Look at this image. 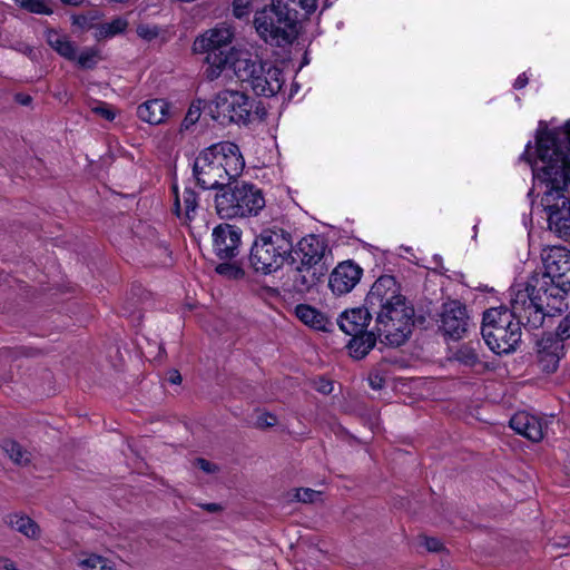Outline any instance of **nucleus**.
Instances as JSON below:
<instances>
[{
  "label": "nucleus",
  "mask_w": 570,
  "mask_h": 570,
  "mask_svg": "<svg viewBox=\"0 0 570 570\" xmlns=\"http://www.w3.org/2000/svg\"><path fill=\"white\" fill-rule=\"evenodd\" d=\"M535 146L533 176L544 187L542 203L549 228L560 237H570V120L553 129L540 121Z\"/></svg>",
  "instance_id": "f257e3e1"
},
{
  "label": "nucleus",
  "mask_w": 570,
  "mask_h": 570,
  "mask_svg": "<svg viewBox=\"0 0 570 570\" xmlns=\"http://www.w3.org/2000/svg\"><path fill=\"white\" fill-rule=\"evenodd\" d=\"M511 308L491 307L484 311L481 334L495 354H509L515 351L521 341V326L538 330L548 316L540 303H535L522 287H512Z\"/></svg>",
  "instance_id": "f03ea898"
},
{
  "label": "nucleus",
  "mask_w": 570,
  "mask_h": 570,
  "mask_svg": "<svg viewBox=\"0 0 570 570\" xmlns=\"http://www.w3.org/2000/svg\"><path fill=\"white\" fill-rule=\"evenodd\" d=\"M367 306L375 312V326L384 334V344L403 345L415 326L425 317L416 315L413 304L401 293V285L392 275L380 276L367 293Z\"/></svg>",
  "instance_id": "7ed1b4c3"
},
{
  "label": "nucleus",
  "mask_w": 570,
  "mask_h": 570,
  "mask_svg": "<svg viewBox=\"0 0 570 570\" xmlns=\"http://www.w3.org/2000/svg\"><path fill=\"white\" fill-rule=\"evenodd\" d=\"M544 273L533 275L522 287L529 296L542 305L548 316L561 314L567 307L566 295L570 292V250L553 246L543 258Z\"/></svg>",
  "instance_id": "20e7f679"
},
{
  "label": "nucleus",
  "mask_w": 570,
  "mask_h": 570,
  "mask_svg": "<svg viewBox=\"0 0 570 570\" xmlns=\"http://www.w3.org/2000/svg\"><path fill=\"white\" fill-rule=\"evenodd\" d=\"M292 233L273 225L255 235L248 254V267L258 275H272L285 264L294 265Z\"/></svg>",
  "instance_id": "39448f33"
},
{
  "label": "nucleus",
  "mask_w": 570,
  "mask_h": 570,
  "mask_svg": "<svg viewBox=\"0 0 570 570\" xmlns=\"http://www.w3.org/2000/svg\"><path fill=\"white\" fill-rule=\"evenodd\" d=\"M215 209L220 219H234L257 216L265 207V197L261 188L245 180H232L216 191Z\"/></svg>",
  "instance_id": "423d86ee"
},
{
  "label": "nucleus",
  "mask_w": 570,
  "mask_h": 570,
  "mask_svg": "<svg viewBox=\"0 0 570 570\" xmlns=\"http://www.w3.org/2000/svg\"><path fill=\"white\" fill-rule=\"evenodd\" d=\"M254 27L258 36L272 46L292 43L297 23V11L289 9L285 0H272L269 7L256 11Z\"/></svg>",
  "instance_id": "0eeeda50"
},
{
  "label": "nucleus",
  "mask_w": 570,
  "mask_h": 570,
  "mask_svg": "<svg viewBox=\"0 0 570 570\" xmlns=\"http://www.w3.org/2000/svg\"><path fill=\"white\" fill-rule=\"evenodd\" d=\"M234 32L230 27L217 26L197 37L193 43L196 53H207L205 60L209 65L206 77L209 80L218 78L222 71L233 63L238 50L232 46Z\"/></svg>",
  "instance_id": "6e6552de"
},
{
  "label": "nucleus",
  "mask_w": 570,
  "mask_h": 570,
  "mask_svg": "<svg viewBox=\"0 0 570 570\" xmlns=\"http://www.w3.org/2000/svg\"><path fill=\"white\" fill-rule=\"evenodd\" d=\"M255 99L246 92L225 89L219 91L215 99L209 101L208 115L222 126L236 124L247 126L252 122V111Z\"/></svg>",
  "instance_id": "1a4fd4ad"
},
{
  "label": "nucleus",
  "mask_w": 570,
  "mask_h": 570,
  "mask_svg": "<svg viewBox=\"0 0 570 570\" xmlns=\"http://www.w3.org/2000/svg\"><path fill=\"white\" fill-rule=\"evenodd\" d=\"M219 159L215 144L198 153L191 167L197 187L218 191L226 184Z\"/></svg>",
  "instance_id": "9d476101"
},
{
  "label": "nucleus",
  "mask_w": 570,
  "mask_h": 570,
  "mask_svg": "<svg viewBox=\"0 0 570 570\" xmlns=\"http://www.w3.org/2000/svg\"><path fill=\"white\" fill-rule=\"evenodd\" d=\"M438 331L445 340L460 341L473 326L465 304L459 299L444 302L436 320Z\"/></svg>",
  "instance_id": "9b49d317"
},
{
  "label": "nucleus",
  "mask_w": 570,
  "mask_h": 570,
  "mask_svg": "<svg viewBox=\"0 0 570 570\" xmlns=\"http://www.w3.org/2000/svg\"><path fill=\"white\" fill-rule=\"evenodd\" d=\"M292 257L295 261L294 264L298 263L302 264V266L328 269V265L325 262V254L330 248L325 239L320 235H306L295 244L292 238Z\"/></svg>",
  "instance_id": "f8f14e48"
},
{
  "label": "nucleus",
  "mask_w": 570,
  "mask_h": 570,
  "mask_svg": "<svg viewBox=\"0 0 570 570\" xmlns=\"http://www.w3.org/2000/svg\"><path fill=\"white\" fill-rule=\"evenodd\" d=\"M214 252L220 261H232L239 254L242 230L235 225L223 223L213 230Z\"/></svg>",
  "instance_id": "ddd939ff"
},
{
  "label": "nucleus",
  "mask_w": 570,
  "mask_h": 570,
  "mask_svg": "<svg viewBox=\"0 0 570 570\" xmlns=\"http://www.w3.org/2000/svg\"><path fill=\"white\" fill-rule=\"evenodd\" d=\"M271 61L263 60L258 55L248 50H238L237 57L228 67L234 71L236 78L240 81L244 89H252V80H256L258 75H263Z\"/></svg>",
  "instance_id": "4468645a"
},
{
  "label": "nucleus",
  "mask_w": 570,
  "mask_h": 570,
  "mask_svg": "<svg viewBox=\"0 0 570 570\" xmlns=\"http://www.w3.org/2000/svg\"><path fill=\"white\" fill-rule=\"evenodd\" d=\"M564 356V342L552 333H546L537 343V362L547 374L554 373Z\"/></svg>",
  "instance_id": "2eb2a0df"
},
{
  "label": "nucleus",
  "mask_w": 570,
  "mask_h": 570,
  "mask_svg": "<svg viewBox=\"0 0 570 570\" xmlns=\"http://www.w3.org/2000/svg\"><path fill=\"white\" fill-rule=\"evenodd\" d=\"M363 269L353 261L341 262L331 273L328 286L334 295L350 293L361 281Z\"/></svg>",
  "instance_id": "dca6fc26"
},
{
  "label": "nucleus",
  "mask_w": 570,
  "mask_h": 570,
  "mask_svg": "<svg viewBox=\"0 0 570 570\" xmlns=\"http://www.w3.org/2000/svg\"><path fill=\"white\" fill-rule=\"evenodd\" d=\"M373 317H375V312L367 306L366 295L362 306L346 308L338 315L336 323L346 335L362 334L370 331L368 326Z\"/></svg>",
  "instance_id": "f3484780"
},
{
  "label": "nucleus",
  "mask_w": 570,
  "mask_h": 570,
  "mask_svg": "<svg viewBox=\"0 0 570 570\" xmlns=\"http://www.w3.org/2000/svg\"><path fill=\"white\" fill-rule=\"evenodd\" d=\"M293 267V275L291 277V285L287 291L292 295L303 296L309 293L314 287L324 281L327 274V268L307 267L302 264L291 265Z\"/></svg>",
  "instance_id": "a211bd4d"
},
{
  "label": "nucleus",
  "mask_w": 570,
  "mask_h": 570,
  "mask_svg": "<svg viewBox=\"0 0 570 570\" xmlns=\"http://www.w3.org/2000/svg\"><path fill=\"white\" fill-rule=\"evenodd\" d=\"M217 154L223 159H219L223 168V176L225 181L240 180L245 160L240 153L239 146L233 141H220L215 144Z\"/></svg>",
  "instance_id": "6ab92c4d"
},
{
  "label": "nucleus",
  "mask_w": 570,
  "mask_h": 570,
  "mask_svg": "<svg viewBox=\"0 0 570 570\" xmlns=\"http://www.w3.org/2000/svg\"><path fill=\"white\" fill-rule=\"evenodd\" d=\"M284 85L283 70L274 63L267 65L263 75L252 80V91L256 96L273 97L277 95Z\"/></svg>",
  "instance_id": "aec40b11"
},
{
  "label": "nucleus",
  "mask_w": 570,
  "mask_h": 570,
  "mask_svg": "<svg viewBox=\"0 0 570 570\" xmlns=\"http://www.w3.org/2000/svg\"><path fill=\"white\" fill-rule=\"evenodd\" d=\"M510 428L532 442H540L544 436V423L541 419L527 412H518L510 419Z\"/></svg>",
  "instance_id": "412c9836"
},
{
  "label": "nucleus",
  "mask_w": 570,
  "mask_h": 570,
  "mask_svg": "<svg viewBox=\"0 0 570 570\" xmlns=\"http://www.w3.org/2000/svg\"><path fill=\"white\" fill-rule=\"evenodd\" d=\"M137 116L150 125L163 124L170 116V104L165 99L147 100L138 106Z\"/></svg>",
  "instance_id": "4be33fe9"
},
{
  "label": "nucleus",
  "mask_w": 570,
  "mask_h": 570,
  "mask_svg": "<svg viewBox=\"0 0 570 570\" xmlns=\"http://www.w3.org/2000/svg\"><path fill=\"white\" fill-rule=\"evenodd\" d=\"M350 336L351 340L346 345L350 355L355 360H362L375 346L377 338L384 336V334L374 326L372 330L363 332L362 334H352Z\"/></svg>",
  "instance_id": "5701e85b"
},
{
  "label": "nucleus",
  "mask_w": 570,
  "mask_h": 570,
  "mask_svg": "<svg viewBox=\"0 0 570 570\" xmlns=\"http://www.w3.org/2000/svg\"><path fill=\"white\" fill-rule=\"evenodd\" d=\"M295 315L304 324L318 331L330 332L328 326L333 325L324 313L307 304H298L295 307Z\"/></svg>",
  "instance_id": "b1692460"
},
{
  "label": "nucleus",
  "mask_w": 570,
  "mask_h": 570,
  "mask_svg": "<svg viewBox=\"0 0 570 570\" xmlns=\"http://www.w3.org/2000/svg\"><path fill=\"white\" fill-rule=\"evenodd\" d=\"M6 523L29 539H38L40 537V527L26 514L10 513L6 518Z\"/></svg>",
  "instance_id": "393cba45"
},
{
  "label": "nucleus",
  "mask_w": 570,
  "mask_h": 570,
  "mask_svg": "<svg viewBox=\"0 0 570 570\" xmlns=\"http://www.w3.org/2000/svg\"><path fill=\"white\" fill-rule=\"evenodd\" d=\"M46 40L61 57L70 61L76 60V47L67 36H62L58 31L50 29L47 31Z\"/></svg>",
  "instance_id": "a878e982"
},
{
  "label": "nucleus",
  "mask_w": 570,
  "mask_h": 570,
  "mask_svg": "<svg viewBox=\"0 0 570 570\" xmlns=\"http://www.w3.org/2000/svg\"><path fill=\"white\" fill-rule=\"evenodd\" d=\"M451 558L449 551L443 547V543L430 537V566L433 564L432 570H445L450 567Z\"/></svg>",
  "instance_id": "bb28decb"
},
{
  "label": "nucleus",
  "mask_w": 570,
  "mask_h": 570,
  "mask_svg": "<svg viewBox=\"0 0 570 570\" xmlns=\"http://www.w3.org/2000/svg\"><path fill=\"white\" fill-rule=\"evenodd\" d=\"M478 347H480V342H476L475 344L473 342L462 344L453 353L452 358L459 362L461 365L474 367L481 363Z\"/></svg>",
  "instance_id": "cd10ccee"
},
{
  "label": "nucleus",
  "mask_w": 570,
  "mask_h": 570,
  "mask_svg": "<svg viewBox=\"0 0 570 570\" xmlns=\"http://www.w3.org/2000/svg\"><path fill=\"white\" fill-rule=\"evenodd\" d=\"M21 9L36 14L50 16L53 13V0H14Z\"/></svg>",
  "instance_id": "c85d7f7f"
},
{
  "label": "nucleus",
  "mask_w": 570,
  "mask_h": 570,
  "mask_svg": "<svg viewBox=\"0 0 570 570\" xmlns=\"http://www.w3.org/2000/svg\"><path fill=\"white\" fill-rule=\"evenodd\" d=\"M215 272L229 281H240L246 276L245 269L237 262L226 261L215 267Z\"/></svg>",
  "instance_id": "c756f323"
},
{
  "label": "nucleus",
  "mask_w": 570,
  "mask_h": 570,
  "mask_svg": "<svg viewBox=\"0 0 570 570\" xmlns=\"http://www.w3.org/2000/svg\"><path fill=\"white\" fill-rule=\"evenodd\" d=\"M209 101H206L204 99H196L191 102L184 120L181 121V130H188L190 128V126L195 125L200 115H202V111H206L208 114V106Z\"/></svg>",
  "instance_id": "7c9ffc66"
},
{
  "label": "nucleus",
  "mask_w": 570,
  "mask_h": 570,
  "mask_svg": "<svg viewBox=\"0 0 570 570\" xmlns=\"http://www.w3.org/2000/svg\"><path fill=\"white\" fill-rule=\"evenodd\" d=\"M3 449L16 464L26 466L30 463V454L18 442L6 441Z\"/></svg>",
  "instance_id": "2f4dec72"
},
{
  "label": "nucleus",
  "mask_w": 570,
  "mask_h": 570,
  "mask_svg": "<svg viewBox=\"0 0 570 570\" xmlns=\"http://www.w3.org/2000/svg\"><path fill=\"white\" fill-rule=\"evenodd\" d=\"M393 363H394V361H392L387 357H383L381 360V362L377 364V366L374 367L370 372L368 384L373 390H376V391L381 390L385 386V383H386L385 376L383 375L382 370H380V367H382L384 364H393Z\"/></svg>",
  "instance_id": "473e14b6"
},
{
  "label": "nucleus",
  "mask_w": 570,
  "mask_h": 570,
  "mask_svg": "<svg viewBox=\"0 0 570 570\" xmlns=\"http://www.w3.org/2000/svg\"><path fill=\"white\" fill-rule=\"evenodd\" d=\"M42 354L41 350L31 346H14V347H6L4 355L17 360L19 357H38Z\"/></svg>",
  "instance_id": "72a5a7b5"
},
{
  "label": "nucleus",
  "mask_w": 570,
  "mask_h": 570,
  "mask_svg": "<svg viewBox=\"0 0 570 570\" xmlns=\"http://www.w3.org/2000/svg\"><path fill=\"white\" fill-rule=\"evenodd\" d=\"M233 16L240 21H249V16L253 12L252 0H233L232 2Z\"/></svg>",
  "instance_id": "f704fd0d"
},
{
  "label": "nucleus",
  "mask_w": 570,
  "mask_h": 570,
  "mask_svg": "<svg viewBox=\"0 0 570 570\" xmlns=\"http://www.w3.org/2000/svg\"><path fill=\"white\" fill-rule=\"evenodd\" d=\"M99 51L95 48H88L78 56L77 63L81 69L92 70L96 68L98 62Z\"/></svg>",
  "instance_id": "c9c22d12"
},
{
  "label": "nucleus",
  "mask_w": 570,
  "mask_h": 570,
  "mask_svg": "<svg viewBox=\"0 0 570 570\" xmlns=\"http://www.w3.org/2000/svg\"><path fill=\"white\" fill-rule=\"evenodd\" d=\"M128 27V22L122 18H116L111 22L105 23L100 27V35L105 37H112L124 32Z\"/></svg>",
  "instance_id": "e433bc0d"
},
{
  "label": "nucleus",
  "mask_w": 570,
  "mask_h": 570,
  "mask_svg": "<svg viewBox=\"0 0 570 570\" xmlns=\"http://www.w3.org/2000/svg\"><path fill=\"white\" fill-rule=\"evenodd\" d=\"M183 196L186 218L191 220L194 216H191L190 214L195 213V210L198 207V195L194 189L185 188Z\"/></svg>",
  "instance_id": "4c0bfd02"
},
{
  "label": "nucleus",
  "mask_w": 570,
  "mask_h": 570,
  "mask_svg": "<svg viewBox=\"0 0 570 570\" xmlns=\"http://www.w3.org/2000/svg\"><path fill=\"white\" fill-rule=\"evenodd\" d=\"M81 564L83 570H114L111 567L107 566V560L105 558L97 554H92L85 559Z\"/></svg>",
  "instance_id": "58836bf2"
},
{
  "label": "nucleus",
  "mask_w": 570,
  "mask_h": 570,
  "mask_svg": "<svg viewBox=\"0 0 570 570\" xmlns=\"http://www.w3.org/2000/svg\"><path fill=\"white\" fill-rule=\"evenodd\" d=\"M91 111L109 121H112L116 117L115 110L108 104L102 101H99L96 107H92Z\"/></svg>",
  "instance_id": "ea45409f"
},
{
  "label": "nucleus",
  "mask_w": 570,
  "mask_h": 570,
  "mask_svg": "<svg viewBox=\"0 0 570 570\" xmlns=\"http://www.w3.org/2000/svg\"><path fill=\"white\" fill-rule=\"evenodd\" d=\"M554 335L563 342L570 338V312L560 321Z\"/></svg>",
  "instance_id": "a19ab883"
},
{
  "label": "nucleus",
  "mask_w": 570,
  "mask_h": 570,
  "mask_svg": "<svg viewBox=\"0 0 570 570\" xmlns=\"http://www.w3.org/2000/svg\"><path fill=\"white\" fill-rule=\"evenodd\" d=\"M320 494H321V492H318V491H315V490H312L308 488H304V489H298L295 497H296L297 501H299V502L313 503L315 498L318 497Z\"/></svg>",
  "instance_id": "79ce46f5"
},
{
  "label": "nucleus",
  "mask_w": 570,
  "mask_h": 570,
  "mask_svg": "<svg viewBox=\"0 0 570 570\" xmlns=\"http://www.w3.org/2000/svg\"><path fill=\"white\" fill-rule=\"evenodd\" d=\"M158 28L157 27H150L148 24H139L137 27V35L147 41H151L158 36Z\"/></svg>",
  "instance_id": "37998d69"
},
{
  "label": "nucleus",
  "mask_w": 570,
  "mask_h": 570,
  "mask_svg": "<svg viewBox=\"0 0 570 570\" xmlns=\"http://www.w3.org/2000/svg\"><path fill=\"white\" fill-rule=\"evenodd\" d=\"M332 432L341 439H347L348 441L361 444L362 441L358 440L355 435L350 433L343 425L336 423L331 428Z\"/></svg>",
  "instance_id": "c03bdc74"
},
{
  "label": "nucleus",
  "mask_w": 570,
  "mask_h": 570,
  "mask_svg": "<svg viewBox=\"0 0 570 570\" xmlns=\"http://www.w3.org/2000/svg\"><path fill=\"white\" fill-rule=\"evenodd\" d=\"M195 465L207 474L215 473L219 470L215 463H212L210 461L204 458H197L195 460Z\"/></svg>",
  "instance_id": "a18cd8bd"
},
{
  "label": "nucleus",
  "mask_w": 570,
  "mask_h": 570,
  "mask_svg": "<svg viewBox=\"0 0 570 570\" xmlns=\"http://www.w3.org/2000/svg\"><path fill=\"white\" fill-rule=\"evenodd\" d=\"M277 420L276 416L271 413H264L261 416H258L256 425L258 428H271L276 424Z\"/></svg>",
  "instance_id": "49530a36"
},
{
  "label": "nucleus",
  "mask_w": 570,
  "mask_h": 570,
  "mask_svg": "<svg viewBox=\"0 0 570 570\" xmlns=\"http://www.w3.org/2000/svg\"><path fill=\"white\" fill-rule=\"evenodd\" d=\"M255 117L258 120H264L267 116V110L262 101L255 100L254 108L252 111V117Z\"/></svg>",
  "instance_id": "de8ad7c7"
},
{
  "label": "nucleus",
  "mask_w": 570,
  "mask_h": 570,
  "mask_svg": "<svg viewBox=\"0 0 570 570\" xmlns=\"http://www.w3.org/2000/svg\"><path fill=\"white\" fill-rule=\"evenodd\" d=\"M298 4L307 16H311L317 8V0H298Z\"/></svg>",
  "instance_id": "09e8293b"
},
{
  "label": "nucleus",
  "mask_w": 570,
  "mask_h": 570,
  "mask_svg": "<svg viewBox=\"0 0 570 570\" xmlns=\"http://www.w3.org/2000/svg\"><path fill=\"white\" fill-rule=\"evenodd\" d=\"M14 101L21 106H29L32 102V97L28 94L18 92L14 95Z\"/></svg>",
  "instance_id": "8fccbe9b"
},
{
  "label": "nucleus",
  "mask_w": 570,
  "mask_h": 570,
  "mask_svg": "<svg viewBox=\"0 0 570 570\" xmlns=\"http://www.w3.org/2000/svg\"><path fill=\"white\" fill-rule=\"evenodd\" d=\"M181 374L178 370L176 368H173L170 371H168V374H167V381L171 384H180L181 383Z\"/></svg>",
  "instance_id": "3c124183"
},
{
  "label": "nucleus",
  "mask_w": 570,
  "mask_h": 570,
  "mask_svg": "<svg viewBox=\"0 0 570 570\" xmlns=\"http://www.w3.org/2000/svg\"><path fill=\"white\" fill-rule=\"evenodd\" d=\"M570 544V539L568 537H560L550 542L551 548H567Z\"/></svg>",
  "instance_id": "603ef678"
},
{
  "label": "nucleus",
  "mask_w": 570,
  "mask_h": 570,
  "mask_svg": "<svg viewBox=\"0 0 570 570\" xmlns=\"http://www.w3.org/2000/svg\"><path fill=\"white\" fill-rule=\"evenodd\" d=\"M528 81H529V79H528L527 75L525 73H521L514 80L513 88L517 89V90H520V89L524 88L528 85Z\"/></svg>",
  "instance_id": "864d4df0"
},
{
  "label": "nucleus",
  "mask_w": 570,
  "mask_h": 570,
  "mask_svg": "<svg viewBox=\"0 0 570 570\" xmlns=\"http://www.w3.org/2000/svg\"><path fill=\"white\" fill-rule=\"evenodd\" d=\"M323 394H330L333 390L331 381L322 380L320 387L317 389Z\"/></svg>",
  "instance_id": "5fc2aeb1"
},
{
  "label": "nucleus",
  "mask_w": 570,
  "mask_h": 570,
  "mask_svg": "<svg viewBox=\"0 0 570 570\" xmlns=\"http://www.w3.org/2000/svg\"><path fill=\"white\" fill-rule=\"evenodd\" d=\"M72 19H73V21H72L73 24H77L81 28H85L88 24V19L83 14L72 16Z\"/></svg>",
  "instance_id": "6e6d98bb"
},
{
  "label": "nucleus",
  "mask_w": 570,
  "mask_h": 570,
  "mask_svg": "<svg viewBox=\"0 0 570 570\" xmlns=\"http://www.w3.org/2000/svg\"><path fill=\"white\" fill-rule=\"evenodd\" d=\"M202 508L210 513H215L223 510L222 505L218 503H206L203 504Z\"/></svg>",
  "instance_id": "4d7b16f0"
},
{
  "label": "nucleus",
  "mask_w": 570,
  "mask_h": 570,
  "mask_svg": "<svg viewBox=\"0 0 570 570\" xmlns=\"http://www.w3.org/2000/svg\"><path fill=\"white\" fill-rule=\"evenodd\" d=\"M0 570H18L9 559L0 560Z\"/></svg>",
  "instance_id": "13d9d810"
},
{
  "label": "nucleus",
  "mask_w": 570,
  "mask_h": 570,
  "mask_svg": "<svg viewBox=\"0 0 570 570\" xmlns=\"http://www.w3.org/2000/svg\"><path fill=\"white\" fill-rule=\"evenodd\" d=\"M531 148H532V146H531V141H529V142L527 144V146H525V150H524V153H523V154L521 155V157H520V158H521V160H524V161H527V163H529V164H532V157H531V155H530V149H531Z\"/></svg>",
  "instance_id": "bf43d9fd"
},
{
  "label": "nucleus",
  "mask_w": 570,
  "mask_h": 570,
  "mask_svg": "<svg viewBox=\"0 0 570 570\" xmlns=\"http://www.w3.org/2000/svg\"><path fill=\"white\" fill-rule=\"evenodd\" d=\"M269 297H277L279 295V291L275 287L264 286L262 288Z\"/></svg>",
  "instance_id": "052dcab7"
},
{
  "label": "nucleus",
  "mask_w": 570,
  "mask_h": 570,
  "mask_svg": "<svg viewBox=\"0 0 570 570\" xmlns=\"http://www.w3.org/2000/svg\"><path fill=\"white\" fill-rule=\"evenodd\" d=\"M433 261L435 263V266L432 267L431 269H433L434 272H440L441 273V269L443 268L442 267V263H441L442 258L439 255H434L433 256Z\"/></svg>",
  "instance_id": "680f3d73"
},
{
  "label": "nucleus",
  "mask_w": 570,
  "mask_h": 570,
  "mask_svg": "<svg viewBox=\"0 0 570 570\" xmlns=\"http://www.w3.org/2000/svg\"><path fill=\"white\" fill-rule=\"evenodd\" d=\"M65 6L79 7L83 0H60Z\"/></svg>",
  "instance_id": "e2e57ef3"
},
{
  "label": "nucleus",
  "mask_w": 570,
  "mask_h": 570,
  "mask_svg": "<svg viewBox=\"0 0 570 570\" xmlns=\"http://www.w3.org/2000/svg\"><path fill=\"white\" fill-rule=\"evenodd\" d=\"M174 213L179 217L180 216V200H179V197H176V199L174 200Z\"/></svg>",
  "instance_id": "0e129e2a"
},
{
  "label": "nucleus",
  "mask_w": 570,
  "mask_h": 570,
  "mask_svg": "<svg viewBox=\"0 0 570 570\" xmlns=\"http://www.w3.org/2000/svg\"><path fill=\"white\" fill-rule=\"evenodd\" d=\"M420 546L428 550V534H420Z\"/></svg>",
  "instance_id": "69168bd1"
},
{
  "label": "nucleus",
  "mask_w": 570,
  "mask_h": 570,
  "mask_svg": "<svg viewBox=\"0 0 570 570\" xmlns=\"http://www.w3.org/2000/svg\"><path fill=\"white\" fill-rule=\"evenodd\" d=\"M171 190H173V194H174L175 198H176V197H179V194H178V186H177L176 184H174V185L171 186Z\"/></svg>",
  "instance_id": "338daca9"
},
{
  "label": "nucleus",
  "mask_w": 570,
  "mask_h": 570,
  "mask_svg": "<svg viewBox=\"0 0 570 570\" xmlns=\"http://www.w3.org/2000/svg\"><path fill=\"white\" fill-rule=\"evenodd\" d=\"M140 291H141V287H140V286H136V285H134V286L131 287V293H132L134 295H137V294H138V292H140Z\"/></svg>",
  "instance_id": "774afa93"
}]
</instances>
